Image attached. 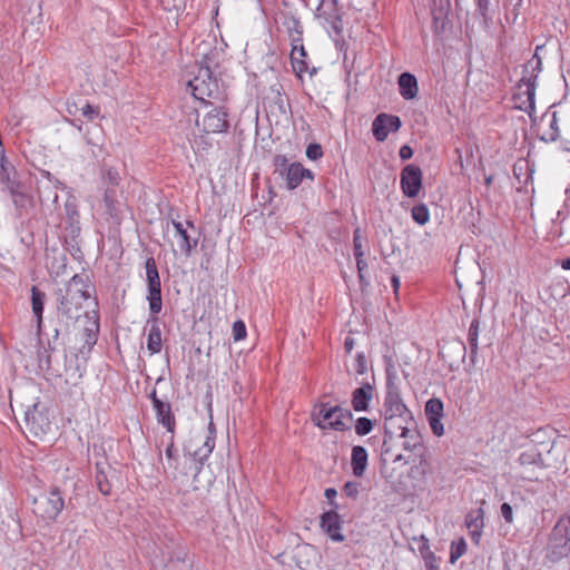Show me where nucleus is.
Masks as SVG:
<instances>
[{"label":"nucleus","instance_id":"obj_50","mask_svg":"<svg viewBox=\"0 0 570 570\" xmlns=\"http://www.w3.org/2000/svg\"><path fill=\"white\" fill-rule=\"evenodd\" d=\"M412 218L419 226H423L429 222L430 216H412Z\"/></svg>","mask_w":570,"mask_h":570},{"label":"nucleus","instance_id":"obj_49","mask_svg":"<svg viewBox=\"0 0 570 570\" xmlns=\"http://www.w3.org/2000/svg\"><path fill=\"white\" fill-rule=\"evenodd\" d=\"M478 4L479 10L484 16L485 11L488 10L489 0H474Z\"/></svg>","mask_w":570,"mask_h":570},{"label":"nucleus","instance_id":"obj_40","mask_svg":"<svg viewBox=\"0 0 570 570\" xmlns=\"http://www.w3.org/2000/svg\"><path fill=\"white\" fill-rule=\"evenodd\" d=\"M441 420H442V417H431V419H428L430 428H431L432 432L436 436H441V435L444 434V426H443Z\"/></svg>","mask_w":570,"mask_h":570},{"label":"nucleus","instance_id":"obj_9","mask_svg":"<svg viewBox=\"0 0 570 570\" xmlns=\"http://www.w3.org/2000/svg\"><path fill=\"white\" fill-rule=\"evenodd\" d=\"M385 430L395 423V420L404 421L403 415L407 414V409L403 403L397 391L389 390L384 401Z\"/></svg>","mask_w":570,"mask_h":570},{"label":"nucleus","instance_id":"obj_10","mask_svg":"<svg viewBox=\"0 0 570 570\" xmlns=\"http://www.w3.org/2000/svg\"><path fill=\"white\" fill-rule=\"evenodd\" d=\"M171 224L176 230V234L180 237L181 242L179 247L187 255L190 254L191 249L198 244V232L191 220L180 222L171 219Z\"/></svg>","mask_w":570,"mask_h":570},{"label":"nucleus","instance_id":"obj_62","mask_svg":"<svg viewBox=\"0 0 570 570\" xmlns=\"http://www.w3.org/2000/svg\"><path fill=\"white\" fill-rule=\"evenodd\" d=\"M422 540H424L425 544L428 543V539H425V537H422Z\"/></svg>","mask_w":570,"mask_h":570},{"label":"nucleus","instance_id":"obj_33","mask_svg":"<svg viewBox=\"0 0 570 570\" xmlns=\"http://www.w3.org/2000/svg\"><path fill=\"white\" fill-rule=\"evenodd\" d=\"M549 127H550V129L542 135L541 139L544 141H556L559 137L557 112H553L551 115V118L549 121Z\"/></svg>","mask_w":570,"mask_h":570},{"label":"nucleus","instance_id":"obj_44","mask_svg":"<svg viewBox=\"0 0 570 570\" xmlns=\"http://www.w3.org/2000/svg\"><path fill=\"white\" fill-rule=\"evenodd\" d=\"M399 155L402 160H407L413 156V150L409 145H403L400 148Z\"/></svg>","mask_w":570,"mask_h":570},{"label":"nucleus","instance_id":"obj_6","mask_svg":"<svg viewBox=\"0 0 570 570\" xmlns=\"http://www.w3.org/2000/svg\"><path fill=\"white\" fill-rule=\"evenodd\" d=\"M37 513L47 521H55L65 507V500L58 488H52L47 494L35 499Z\"/></svg>","mask_w":570,"mask_h":570},{"label":"nucleus","instance_id":"obj_47","mask_svg":"<svg viewBox=\"0 0 570 570\" xmlns=\"http://www.w3.org/2000/svg\"><path fill=\"white\" fill-rule=\"evenodd\" d=\"M357 363H358L357 372L360 374H363L366 368V365H365V357L362 353L357 354Z\"/></svg>","mask_w":570,"mask_h":570},{"label":"nucleus","instance_id":"obj_41","mask_svg":"<svg viewBox=\"0 0 570 570\" xmlns=\"http://www.w3.org/2000/svg\"><path fill=\"white\" fill-rule=\"evenodd\" d=\"M81 115L87 118L88 120H94L99 115V108L95 107L90 104H86L81 107Z\"/></svg>","mask_w":570,"mask_h":570},{"label":"nucleus","instance_id":"obj_23","mask_svg":"<svg viewBox=\"0 0 570 570\" xmlns=\"http://www.w3.org/2000/svg\"><path fill=\"white\" fill-rule=\"evenodd\" d=\"M351 465L353 474L357 478L363 476L367 466V451L364 446L355 445L352 449Z\"/></svg>","mask_w":570,"mask_h":570},{"label":"nucleus","instance_id":"obj_59","mask_svg":"<svg viewBox=\"0 0 570 570\" xmlns=\"http://www.w3.org/2000/svg\"><path fill=\"white\" fill-rule=\"evenodd\" d=\"M68 111H69V114H73V108L68 107Z\"/></svg>","mask_w":570,"mask_h":570},{"label":"nucleus","instance_id":"obj_39","mask_svg":"<svg viewBox=\"0 0 570 570\" xmlns=\"http://www.w3.org/2000/svg\"><path fill=\"white\" fill-rule=\"evenodd\" d=\"M404 449L413 451H420L422 450V440L420 433L416 431L415 426H413V444L410 442H404L403 444Z\"/></svg>","mask_w":570,"mask_h":570},{"label":"nucleus","instance_id":"obj_27","mask_svg":"<svg viewBox=\"0 0 570 570\" xmlns=\"http://www.w3.org/2000/svg\"><path fill=\"white\" fill-rule=\"evenodd\" d=\"M99 333V321L98 316L95 315L92 322H90L89 326L85 328L83 335H85V344L81 347V353H83L86 350L87 352H90L94 345L97 343V337Z\"/></svg>","mask_w":570,"mask_h":570},{"label":"nucleus","instance_id":"obj_51","mask_svg":"<svg viewBox=\"0 0 570 570\" xmlns=\"http://www.w3.org/2000/svg\"><path fill=\"white\" fill-rule=\"evenodd\" d=\"M344 346H345L346 352H348V353L352 352V350L354 348V340L351 337H346L345 342H344Z\"/></svg>","mask_w":570,"mask_h":570},{"label":"nucleus","instance_id":"obj_31","mask_svg":"<svg viewBox=\"0 0 570 570\" xmlns=\"http://www.w3.org/2000/svg\"><path fill=\"white\" fill-rule=\"evenodd\" d=\"M96 483L98 490L104 494L108 495L111 492V484L109 483L104 468L100 463L96 464Z\"/></svg>","mask_w":570,"mask_h":570},{"label":"nucleus","instance_id":"obj_1","mask_svg":"<svg viewBox=\"0 0 570 570\" xmlns=\"http://www.w3.org/2000/svg\"><path fill=\"white\" fill-rule=\"evenodd\" d=\"M90 287L87 275L75 274L56 292L57 315L66 327L80 317L83 303L90 298Z\"/></svg>","mask_w":570,"mask_h":570},{"label":"nucleus","instance_id":"obj_17","mask_svg":"<svg viewBox=\"0 0 570 570\" xmlns=\"http://www.w3.org/2000/svg\"><path fill=\"white\" fill-rule=\"evenodd\" d=\"M306 57L307 53L302 42L301 32H298L297 37L292 38L291 61L294 71L299 76L307 71L308 65L305 60Z\"/></svg>","mask_w":570,"mask_h":570},{"label":"nucleus","instance_id":"obj_32","mask_svg":"<svg viewBox=\"0 0 570 570\" xmlns=\"http://www.w3.org/2000/svg\"><path fill=\"white\" fill-rule=\"evenodd\" d=\"M466 552V542L463 538L453 541L450 551V562L455 563Z\"/></svg>","mask_w":570,"mask_h":570},{"label":"nucleus","instance_id":"obj_15","mask_svg":"<svg viewBox=\"0 0 570 570\" xmlns=\"http://www.w3.org/2000/svg\"><path fill=\"white\" fill-rule=\"evenodd\" d=\"M320 525L322 530L331 538V540L335 542H342L344 540V535L341 533L342 520L337 512H324L321 517Z\"/></svg>","mask_w":570,"mask_h":570},{"label":"nucleus","instance_id":"obj_5","mask_svg":"<svg viewBox=\"0 0 570 570\" xmlns=\"http://www.w3.org/2000/svg\"><path fill=\"white\" fill-rule=\"evenodd\" d=\"M145 267L148 283V294L146 298L149 303V312L153 315H157L160 313L163 308V301L161 284L155 259L153 257H149L146 261Z\"/></svg>","mask_w":570,"mask_h":570},{"label":"nucleus","instance_id":"obj_3","mask_svg":"<svg viewBox=\"0 0 570 570\" xmlns=\"http://www.w3.org/2000/svg\"><path fill=\"white\" fill-rule=\"evenodd\" d=\"M312 416L315 425L320 429L335 431L348 430L353 419L350 410L328 403H321L315 406Z\"/></svg>","mask_w":570,"mask_h":570},{"label":"nucleus","instance_id":"obj_28","mask_svg":"<svg viewBox=\"0 0 570 570\" xmlns=\"http://www.w3.org/2000/svg\"><path fill=\"white\" fill-rule=\"evenodd\" d=\"M554 234L562 242H570V216H558V220L554 222Z\"/></svg>","mask_w":570,"mask_h":570},{"label":"nucleus","instance_id":"obj_48","mask_svg":"<svg viewBox=\"0 0 570 570\" xmlns=\"http://www.w3.org/2000/svg\"><path fill=\"white\" fill-rule=\"evenodd\" d=\"M391 285L393 287L394 293L397 294L399 288L401 286V279H400V277L397 275H393L391 277Z\"/></svg>","mask_w":570,"mask_h":570},{"label":"nucleus","instance_id":"obj_24","mask_svg":"<svg viewBox=\"0 0 570 570\" xmlns=\"http://www.w3.org/2000/svg\"><path fill=\"white\" fill-rule=\"evenodd\" d=\"M353 249H354V256L356 259V267H357V274L358 279L362 288L370 285L368 279L365 277V271H361V256L364 255L362 252V244H361V235H360V228H355L353 233Z\"/></svg>","mask_w":570,"mask_h":570},{"label":"nucleus","instance_id":"obj_20","mask_svg":"<svg viewBox=\"0 0 570 570\" xmlns=\"http://www.w3.org/2000/svg\"><path fill=\"white\" fill-rule=\"evenodd\" d=\"M399 91L403 99L413 100L417 97L419 85L413 73L402 72L397 78Z\"/></svg>","mask_w":570,"mask_h":570},{"label":"nucleus","instance_id":"obj_34","mask_svg":"<svg viewBox=\"0 0 570 570\" xmlns=\"http://www.w3.org/2000/svg\"><path fill=\"white\" fill-rule=\"evenodd\" d=\"M104 204L108 212H118L119 208L117 207L118 200H117V190L115 188L107 187L105 190L104 196Z\"/></svg>","mask_w":570,"mask_h":570},{"label":"nucleus","instance_id":"obj_30","mask_svg":"<svg viewBox=\"0 0 570 570\" xmlns=\"http://www.w3.org/2000/svg\"><path fill=\"white\" fill-rule=\"evenodd\" d=\"M425 416L426 419L431 417H443V402L440 399H430L425 404Z\"/></svg>","mask_w":570,"mask_h":570},{"label":"nucleus","instance_id":"obj_61","mask_svg":"<svg viewBox=\"0 0 570 570\" xmlns=\"http://www.w3.org/2000/svg\"><path fill=\"white\" fill-rule=\"evenodd\" d=\"M422 540H424L425 544L428 543V539H425V537H422Z\"/></svg>","mask_w":570,"mask_h":570},{"label":"nucleus","instance_id":"obj_4","mask_svg":"<svg viewBox=\"0 0 570 570\" xmlns=\"http://www.w3.org/2000/svg\"><path fill=\"white\" fill-rule=\"evenodd\" d=\"M191 95L202 101L208 98H218L219 88L217 80L213 78L208 67H199L198 73L188 81Z\"/></svg>","mask_w":570,"mask_h":570},{"label":"nucleus","instance_id":"obj_43","mask_svg":"<svg viewBox=\"0 0 570 570\" xmlns=\"http://www.w3.org/2000/svg\"><path fill=\"white\" fill-rule=\"evenodd\" d=\"M500 510H501V515L503 517V519L508 523H511L513 521L512 507L509 503L504 502V503H502Z\"/></svg>","mask_w":570,"mask_h":570},{"label":"nucleus","instance_id":"obj_21","mask_svg":"<svg viewBox=\"0 0 570 570\" xmlns=\"http://www.w3.org/2000/svg\"><path fill=\"white\" fill-rule=\"evenodd\" d=\"M31 309L37 322L38 332L41 331L43 324V309L46 303V294L41 292L37 286H32L31 289Z\"/></svg>","mask_w":570,"mask_h":570},{"label":"nucleus","instance_id":"obj_55","mask_svg":"<svg viewBox=\"0 0 570 570\" xmlns=\"http://www.w3.org/2000/svg\"><path fill=\"white\" fill-rule=\"evenodd\" d=\"M400 429H401V433H400L401 438H406L407 434L411 432L409 429L402 426L401 424H400Z\"/></svg>","mask_w":570,"mask_h":570},{"label":"nucleus","instance_id":"obj_58","mask_svg":"<svg viewBox=\"0 0 570 570\" xmlns=\"http://www.w3.org/2000/svg\"><path fill=\"white\" fill-rule=\"evenodd\" d=\"M58 336H59V330L55 328V338H57Z\"/></svg>","mask_w":570,"mask_h":570},{"label":"nucleus","instance_id":"obj_60","mask_svg":"<svg viewBox=\"0 0 570 570\" xmlns=\"http://www.w3.org/2000/svg\"><path fill=\"white\" fill-rule=\"evenodd\" d=\"M68 111H69V114H73V108L68 107Z\"/></svg>","mask_w":570,"mask_h":570},{"label":"nucleus","instance_id":"obj_26","mask_svg":"<svg viewBox=\"0 0 570 570\" xmlns=\"http://www.w3.org/2000/svg\"><path fill=\"white\" fill-rule=\"evenodd\" d=\"M317 12L320 17H325L326 19L332 20H341L342 10L338 7L337 0H322L317 7Z\"/></svg>","mask_w":570,"mask_h":570},{"label":"nucleus","instance_id":"obj_19","mask_svg":"<svg viewBox=\"0 0 570 570\" xmlns=\"http://www.w3.org/2000/svg\"><path fill=\"white\" fill-rule=\"evenodd\" d=\"M304 178L313 179V173L299 163L291 164L286 168L285 180L288 189L298 187Z\"/></svg>","mask_w":570,"mask_h":570},{"label":"nucleus","instance_id":"obj_16","mask_svg":"<svg viewBox=\"0 0 570 570\" xmlns=\"http://www.w3.org/2000/svg\"><path fill=\"white\" fill-rule=\"evenodd\" d=\"M146 325L148 326L147 350L151 355L158 354L163 348V340L160 323L157 315L150 314V316L147 318Z\"/></svg>","mask_w":570,"mask_h":570},{"label":"nucleus","instance_id":"obj_18","mask_svg":"<svg viewBox=\"0 0 570 570\" xmlns=\"http://www.w3.org/2000/svg\"><path fill=\"white\" fill-rule=\"evenodd\" d=\"M374 396V386L366 382L352 393V406L356 412H366Z\"/></svg>","mask_w":570,"mask_h":570},{"label":"nucleus","instance_id":"obj_53","mask_svg":"<svg viewBox=\"0 0 570 570\" xmlns=\"http://www.w3.org/2000/svg\"><path fill=\"white\" fill-rule=\"evenodd\" d=\"M560 266H561L563 269L570 271V257L562 259V261L560 262Z\"/></svg>","mask_w":570,"mask_h":570},{"label":"nucleus","instance_id":"obj_36","mask_svg":"<svg viewBox=\"0 0 570 570\" xmlns=\"http://www.w3.org/2000/svg\"><path fill=\"white\" fill-rule=\"evenodd\" d=\"M104 180L107 184V187L116 189V186H118V184L120 181V176H119L118 170L114 169V168L107 169V171L104 176Z\"/></svg>","mask_w":570,"mask_h":570},{"label":"nucleus","instance_id":"obj_52","mask_svg":"<svg viewBox=\"0 0 570 570\" xmlns=\"http://www.w3.org/2000/svg\"><path fill=\"white\" fill-rule=\"evenodd\" d=\"M411 214H413V215H415V214H428V208L424 205L415 206V207H413Z\"/></svg>","mask_w":570,"mask_h":570},{"label":"nucleus","instance_id":"obj_2","mask_svg":"<svg viewBox=\"0 0 570 570\" xmlns=\"http://www.w3.org/2000/svg\"><path fill=\"white\" fill-rule=\"evenodd\" d=\"M539 49L540 47H537L533 57L524 65L523 75L515 92V98L520 101L519 108L528 112L529 116L535 110L537 79L542 70V61L538 56Z\"/></svg>","mask_w":570,"mask_h":570},{"label":"nucleus","instance_id":"obj_11","mask_svg":"<svg viewBox=\"0 0 570 570\" xmlns=\"http://www.w3.org/2000/svg\"><path fill=\"white\" fill-rule=\"evenodd\" d=\"M401 119L397 116L380 114L372 122L373 136L377 141H384L390 132H395L401 128Z\"/></svg>","mask_w":570,"mask_h":570},{"label":"nucleus","instance_id":"obj_7","mask_svg":"<svg viewBox=\"0 0 570 570\" xmlns=\"http://www.w3.org/2000/svg\"><path fill=\"white\" fill-rule=\"evenodd\" d=\"M215 449V428L213 422L208 424L207 434H196L189 441L186 446L188 453H190L195 461L200 464L209 458L213 450Z\"/></svg>","mask_w":570,"mask_h":570},{"label":"nucleus","instance_id":"obj_42","mask_svg":"<svg viewBox=\"0 0 570 570\" xmlns=\"http://www.w3.org/2000/svg\"><path fill=\"white\" fill-rule=\"evenodd\" d=\"M343 492L346 497L356 498L358 494V483L355 481H348L344 484Z\"/></svg>","mask_w":570,"mask_h":570},{"label":"nucleus","instance_id":"obj_13","mask_svg":"<svg viewBox=\"0 0 570 570\" xmlns=\"http://www.w3.org/2000/svg\"><path fill=\"white\" fill-rule=\"evenodd\" d=\"M401 186L409 197H415L422 187V171L417 166L407 165L401 173Z\"/></svg>","mask_w":570,"mask_h":570},{"label":"nucleus","instance_id":"obj_38","mask_svg":"<svg viewBox=\"0 0 570 570\" xmlns=\"http://www.w3.org/2000/svg\"><path fill=\"white\" fill-rule=\"evenodd\" d=\"M323 156V149L320 144H309L306 148V157L311 160H317Z\"/></svg>","mask_w":570,"mask_h":570},{"label":"nucleus","instance_id":"obj_35","mask_svg":"<svg viewBox=\"0 0 570 570\" xmlns=\"http://www.w3.org/2000/svg\"><path fill=\"white\" fill-rule=\"evenodd\" d=\"M373 429V423L367 417H358L355 423V432L357 435H366L368 434Z\"/></svg>","mask_w":570,"mask_h":570},{"label":"nucleus","instance_id":"obj_14","mask_svg":"<svg viewBox=\"0 0 570 570\" xmlns=\"http://www.w3.org/2000/svg\"><path fill=\"white\" fill-rule=\"evenodd\" d=\"M24 421L27 428L35 435L45 434L50 430L51 423L39 404H33L31 409L26 411Z\"/></svg>","mask_w":570,"mask_h":570},{"label":"nucleus","instance_id":"obj_54","mask_svg":"<svg viewBox=\"0 0 570 570\" xmlns=\"http://www.w3.org/2000/svg\"><path fill=\"white\" fill-rule=\"evenodd\" d=\"M66 214L67 215H70V214H77V210H76V207L71 204H66Z\"/></svg>","mask_w":570,"mask_h":570},{"label":"nucleus","instance_id":"obj_12","mask_svg":"<svg viewBox=\"0 0 570 570\" xmlns=\"http://www.w3.org/2000/svg\"><path fill=\"white\" fill-rule=\"evenodd\" d=\"M149 397L151 400L158 423L161 424L167 430V432L174 434L176 421L171 412L170 403L161 401L157 396L156 390L150 393Z\"/></svg>","mask_w":570,"mask_h":570},{"label":"nucleus","instance_id":"obj_37","mask_svg":"<svg viewBox=\"0 0 570 570\" xmlns=\"http://www.w3.org/2000/svg\"><path fill=\"white\" fill-rule=\"evenodd\" d=\"M246 326L243 321H236L233 324V337L234 341L238 342L246 337Z\"/></svg>","mask_w":570,"mask_h":570},{"label":"nucleus","instance_id":"obj_45","mask_svg":"<svg viewBox=\"0 0 570 570\" xmlns=\"http://www.w3.org/2000/svg\"><path fill=\"white\" fill-rule=\"evenodd\" d=\"M165 453H166L167 459H169V460L175 459L176 451L174 449L173 435L170 436V442L167 445Z\"/></svg>","mask_w":570,"mask_h":570},{"label":"nucleus","instance_id":"obj_46","mask_svg":"<svg viewBox=\"0 0 570 570\" xmlns=\"http://www.w3.org/2000/svg\"><path fill=\"white\" fill-rule=\"evenodd\" d=\"M325 498L330 501L331 504H333L334 507H336V504L333 502V500L335 499L337 492L334 488H327L325 490Z\"/></svg>","mask_w":570,"mask_h":570},{"label":"nucleus","instance_id":"obj_56","mask_svg":"<svg viewBox=\"0 0 570 570\" xmlns=\"http://www.w3.org/2000/svg\"><path fill=\"white\" fill-rule=\"evenodd\" d=\"M523 167H527V163L521 161L515 165V174L519 176V170L523 169Z\"/></svg>","mask_w":570,"mask_h":570},{"label":"nucleus","instance_id":"obj_57","mask_svg":"<svg viewBox=\"0 0 570 570\" xmlns=\"http://www.w3.org/2000/svg\"><path fill=\"white\" fill-rule=\"evenodd\" d=\"M366 263L365 261L363 259V256H361V271H364L366 268Z\"/></svg>","mask_w":570,"mask_h":570},{"label":"nucleus","instance_id":"obj_8","mask_svg":"<svg viewBox=\"0 0 570 570\" xmlns=\"http://www.w3.org/2000/svg\"><path fill=\"white\" fill-rule=\"evenodd\" d=\"M196 124L207 134L223 132L228 128L227 112L222 107H213Z\"/></svg>","mask_w":570,"mask_h":570},{"label":"nucleus","instance_id":"obj_29","mask_svg":"<svg viewBox=\"0 0 570 570\" xmlns=\"http://www.w3.org/2000/svg\"><path fill=\"white\" fill-rule=\"evenodd\" d=\"M479 331H480V322L478 318H474L469 327L468 333V343L471 351V356L473 357L478 352V340H479Z\"/></svg>","mask_w":570,"mask_h":570},{"label":"nucleus","instance_id":"obj_22","mask_svg":"<svg viewBox=\"0 0 570 570\" xmlns=\"http://www.w3.org/2000/svg\"><path fill=\"white\" fill-rule=\"evenodd\" d=\"M465 524L469 529L472 540L478 543L484 527V513L482 509L470 512L465 518Z\"/></svg>","mask_w":570,"mask_h":570},{"label":"nucleus","instance_id":"obj_25","mask_svg":"<svg viewBox=\"0 0 570 570\" xmlns=\"http://www.w3.org/2000/svg\"><path fill=\"white\" fill-rule=\"evenodd\" d=\"M429 471V464L425 459L421 458L419 464L413 468V479H414V493H420L426 490V473Z\"/></svg>","mask_w":570,"mask_h":570}]
</instances>
